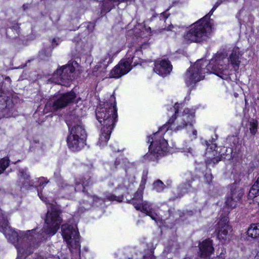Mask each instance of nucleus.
Masks as SVG:
<instances>
[{
    "instance_id": "obj_1",
    "label": "nucleus",
    "mask_w": 259,
    "mask_h": 259,
    "mask_svg": "<svg viewBox=\"0 0 259 259\" xmlns=\"http://www.w3.org/2000/svg\"><path fill=\"white\" fill-rule=\"evenodd\" d=\"M0 230L17 249L18 255H29L39 246L41 239L39 233L35 234L37 228L26 232L14 231L8 225L7 218L0 209Z\"/></svg>"
},
{
    "instance_id": "obj_2",
    "label": "nucleus",
    "mask_w": 259,
    "mask_h": 259,
    "mask_svg": "<svg viewBox=\"0 0 259 259\" xmlns=\"http://www.w3.org/2000/svg\"><path fill=\"white\" fill-rule=\"evenodd\" d=\"M110 101V103H105L103 106L100 105L96 109L97 119L103 126L97 143L101 147L107 145L117 118L116 102L113 95L111 96Z\"/></svg>"
},
{
    "instance_id": "obj_3",
    "label": "nucleus",
    "mask_w": 259,
    "mask_h": 259,
    "mask_svg": "<svg viewBox=\"0 0 259 259\" xmlns=\"http://www.w3.org/2000/svg\"><path fill=\"white\" fill-rule=\"evenodd\" d=\"M241 55L238 48L233 49L229 58L218 57L209 63L208 67L211 68L212 72L224 80L230 78L231 70L230 69V62L235 71L239 69Z\"/></svg>"
},
{
    "instance_id": "obj_4",
    "label": "nucleus",
    "mask_w": 259,
    "mask_h": 259,
    "mask_svg": "<svg viewBox=\"0 0 259 259\" xmlns=\"http://www.w3.org/2000/svg\"><path fill=\"white\" fill-rule=\"evenodd\" d=\"M207 18L206 15L193 24L185 34V38L191 41L197 42L206 40L211 31V26L206 20Z\"/></svg>"
},
{
    "instance_id": "obj_5",
    "label": "nucleus",
    "mask_w": 259,
    "mask_h": 259,
    "mask_svg": "<svg viewBox=\"0 0 259 259\" xmlns=\"http://www.w3.org/2000/svg\"><path fill=\"white\" fill-rule=\"evenodd\" d=\"M206 61L199 60L197 61L195 64L191 66L187 71L184 76V80L187 87L193 88L195 84L202 80L205 73H208L211 68L208 67L209 64Z\"/></svg>"
},
{
    "instance_id": "obj_6",
    "label": "nucleus",
    "mask_w": 259,
    "mask_h": 259,
    "mask_svg": "<svg viewBox=\"0 0 259 259\" xmlns=\"http://www.w3.org/2000/svg\"><path fill=\"white\" fill-rule=\"evenodd\" d=\"M180 104L176 103L174 106L175 114L168 120L171 130L177 132L186 126H191L194 118V114L189 109H185L181 113H178Z\"/></svg>"
},
{
    "instance_id": "obj_7",
    "label": "nucleus",
    "mask_w": 259,
    "mask_h": 259,
    "mask_svg": "<svg viewBox=\"0 0 259 259\" xmlns=\"http://www.w3.org/2000/svg\"><path fill=\"white\" fill-rule=\"evenodd\" d=\"M163 132L164 134H169L168 127L164 125L160 127L158 132L153 135V137H149L148 142H150L149 151L155 154L157 157L164 156L168 150V143L167 141L161 137Z\"/></svg>"
},
{
    "instance_id": "obj_8",
    "label": "nucleus",
    "mask_w": 259,
    "mask_h": 259,
    "mask_svg": "<svg viewBox=\"0 0 259 259\" xmlns=\"http://www.w3.org/2000/svg\"><path fill=\"white\" fill-rule=\"evenodd\" d=\"M61 213L60 209L57 206L52 204H49L44 227L46 234L52 236L57 232L62 221L60 217Z\"/></svg>"
},
{
    "instance_id": "obj_9",
    "label": "nucleus",
    "mask_w": 259,
    "mask_h": 259,
    "mask_svg": "<svg viewBox=\"0 0 259 259\" xmlns=\"http://www.w3.org/2000/svg\"><path fill=\"white\" fill-rule=\"evenodd\" d=\"M131 53V52L128 51L126 54V59L121 60L120 63L111 71V77L119 78L131 70L133 66H135L139 64V58L135 57V56H133Z\"/></svg>"
},
{
    "instance_id": "obj_10",
    "label": "nucleus",
    "mask_w": 259,
    "mask_h": 259,
    "mask_svg": "<svg viewBox=\"0 0 259 259\" xmlns=\"http://www.w3.org/2000/svg\"><path fill=\"white\" fill-rule=\"evenodd\" d=\"M62 236L70 251L80 250L79 233L75 226L64 224L62 226Z\"/></svg>"
},
{
    "instance_id": "obj_11",
    "label": "nucleus",
    "mask_w": 259,
    "mask_h": 259,
    "mask_svg": "<svg viewBox=\"0 0 259 259\" xmlns=\"http://www.w3.org/2000/svg\"><path fill=\"white\" fill-rule=\"evenodd\" d=\"M76 98L74 92H70L64 94L58 93L55 95L47 103L46 106L52 108V110H57L66 107L73 102Z\"/></svg>"
},
{
    "instance_id": "obj_12",
    "label": "nucleus",
    "mask_w": 259,
    "mask_h": 259,
    "mask_svg": "<svg viewBox=\"0 0 259 259\" xmlns=\"http://www.w3.org/2000/svg\"><path fill=\"white\" fill-rule=\"evenodd\" d=\"M74 70V67L72 65L62 66L54 73L52 78V81L57 84L65 85L67 81L71 80L73 78Z\"/></svg>"
},
{
    "instance_id": "obj_13",
    "label": "nucleus",
    "mask_w": 259,
    "mask_h": 259,
    "mask_svg": "<svg viewBox=\"0 0 259 259\" xmlns=\"http://www.w3.org/2000/svg\"><path fill=\"white\" fill-rule=\"evenodd\" d=\"M132 203L137 210H140L145 213L156 222L160 220V217L157 215V213L154 211L153 209L151 207V205L148 202L144 201L142 204H140L137 202H135V200H133Z\"/></svg>"
},
{
    "instance_id": "obj_14",
    "label": "nucleus",
    "mask_w": 259,
    "mask_h": 259,
    "mask_svg": "<svg viewBox=\"0 0 259 259\" xmlns=\"http://www.w3.org/2000/svg\"><path fill=\"white\" fill-rule=\"evenodd\" d=\"M199 255L201 258L206 259L209 258L214 251L212 246V241L210 239L203 240L199 244Z\"/></svg>"
},
{
    "instance_id": "obj_15",
    "label": "nucleus",
    "mask_w": 259,
    "mask_h": 259,
    "mask_svg": "<svg viewBox=\"0 0 259 259\" xmlns=\"http://www.w3.org/2000/svg\"><path fill=\"white\" fill-rule=\"evenodd\" d=\"M172 70V65L169 61L162 59L157 61L155 63V67L153 70L158 75L164 76L168 74Z\"/></svg>"
},
{
    "instance_id": "obj_16",
    "label": "nucleus",
    "mask_w": 259,
    "mask_h": 259,
    "mask_svg": "<svg viewBox=\"0 0 259 259\" xmlns=\"http://www.w3.org/2000/svg\"><path fill=\"white\" fill-rule=\"evenodd\" d=\"M85 139L74 136H68L67 139L68 148L72 151L80 150L85 145Z\"/></svg>"
},
{
    "instance_id": "obj_17",
    "label": "nucleus",
    "mask_w": 259,
    "mask_h": 259,
    "mask_svg": "<svg viewBox=\"0 0 259 259\" xmlns=\"http://www.w3.org/2000/svg\"><path fill=\"white\" fill-rule=\"evenodd\" d=\"M228 223V218L225 215L221 218L218 224V237L220 240H224L228 233L229 230H230Z\"/></svg>"
},
{
    "instance_id": "obj_18",
    "label": "nucleus",
    "mask_w": 259,
    "mask_h": 259,
    "mask_svg": "<svg viewBox=\"0 0 259 259\" xmlns=\"http://www.w3.org/2000/svg\"><path fill=\"white\" fill-rule=\"evenodd\" d=\"M203 144L206 146V152L205 153V156L207 158V160L206 161V162L209 164L211 162L214 164L218 162L220 159H218L217 158L213 157L217 154V152L215 150V149L217 147L216 145L212 142L209 143V142L207 141H204V142H203Z\"/></svg>"
},
{
    "instance_id": "obj_19",
    "label": "nucleus",
    "mask_w": 259,
    "mask_h": 259,
    "mask_svg": "<svg viewBox=\"0 0 259 259\" xmlns=\"http://www.w3.org/2000/svg\"><path fill=\"white\" fill-rule=\"evenodd\" d=\"M69 136L78 137L85 139V131L80 121L76 124L72 125L70 129Z\"/></svg>"
},
{
    "instance_id": "obj_20",
    "label": "nucleus",
    "mask_w": 259,
    "mask_h": 259,
    "mask_svg": "<svg viewBox=\"0 0 259 259\" xmlns=\"http://www.w3.org/2000/svg\"><path fill=\"white\" fill-rule=\"evenodd\" d=\"M248 237L253 239L259 238V224H251L247 231Z\"/></svg>"
},
{
    "instance_id": "obj_21",
    "label": "nucleus",
    "mask_w": 259,
    "mask_h": 259,
    "mask_svg": "<svg viewBox=\"0 0 259 259\" xmlns=\"http://www.w3.org/2000/svg\"><path fill=\"white\" fill-rule=\"evenodd\" d=\"M243 195V190L235 185H233L231 188V194L230 196L239 201Z\"/></svg>"
},
{
    "instance_id": "obj_22",
    "label": "nucleus",
    "mask_w": 259,
    "mask_h": 259,
    "mask_svg": "<svg viewBox=\"0 0 259 259\" xmlns=\"http://www.w3.org/2000/svg\"><path fill=\"white\" fill-rule=\"evenodd\" d=\"M59 186L67 194L71 193L75 191V188L73 186L69 185L66 181L61 182L59 184Z\"/></svg>"
},
{
    "instance_id": "obj_23",
    "label": "nucleus",
    "mask_w": 259,
    "mask_h": 259,
    "mask_svg": "<svg viewBox=\"0 0 259 259\" xmlns=\"http://www.w3.org/2000/svg\"><path fill=\"white\" fill-rule=\"evenodd\" d=\"M238 202V201L229 196L227 198L225 204L229 208L232 209L236 206Z\"/></svg>"
},
{
    "instance_id": "obj_24",
    "label": "nucleus",
    "mask_w": 259,
    "mask_h": 259,
    "mask_svg": "<svg viewBox=\"0 0 259 259\" xmlns=\"http://www.w3.org/2000/svg\"><path fill=\"white\" fill-rule=\"evenodd\" d=\"M258 123L257 121L253 120L249 124V130L252 135H254L257 131Z\"/></svg>"
},
{
    "instance_id": "obj_25",
    "label": "nucleus",
    "mask_w": 259,
    "mask_h": 259,
    "mask_svg": "<svg viewBox=\"0 0 259 259\" xmlns=\"http://www.w3.org/2000/svg\"><path fill=\"white\" fill-rule=\"evenodd\" d=\"M191 181H186L182 183L179 186V189L182 193H185L188 192V190L191 187Z\"/></svg>"
},
{
    "instance_id": "obj_26",
    "label": "nucleus",
    "mask_w": 259,
    "mask_h": 259,
    "mask_svg": "<svg viewBox=\"0 0 259 259\" xmlns=\"http://www.w3.org/2000/svg\"><path fill=\"white\" fill-rule=\"evenodd\" d=\"M90 179L91 178L89 176L84 177L81 180H80L79 182H76V185L81 184L82 187L84 189L85 186H88L92 183V181Z\"/></svg>"
},
{
    "instance_id": "obj_27",
    "label": "nucleus",
    "mask_w": 259,
    "mask_h": 259,
    "mask_svg": "<svg viewBox=\"0 0 259 259\" xmlns=\"http://www.w3.org/2000/svg\"><path fill=\"white\" fill-rule=\"evenodd\" d=\"M258 195H259V189H257L255 186L252 185L248 194V198L253 199Z\"/></svg>"
},
{
    "instance_id": "obj_28",
    "label": "nucleus",
    "mask_w": 259,
    "mask_h": 259,
    "mask_svg": "<svg viewBox=\"0 0 259 259\" xmlns=\"http://www.w3.org/2000/svg\"><path fill=\"white\" fill-rule=\"evenodd\" d=\"M9 164V160L7 158H4L0 160V174L4 172Z\"/></svg>"
},
{
    "instance_id": "obj_29",
    "label": "nucleus",
    "mask_w": 259,
    "mask_h": 259,
    "mask_svg": "<svg viewBox=\"0 0 259 259\" xmlns=\"http://www.w3.org/2000/svg\"><path fill=\"white\" fill-rule=\"evenodd\" d=\"M164 187H165V185L163 184V183L159 180L156 181V182H155L153 183L154 189L157 192L162 191V190H163Z\"/></svg>"
},
{
    "instance_id": "obj_30",
    "label": "nucleus",
    "mask_w": 259,
    "mask_h": 259,
    "mask_svg": "<svg viewBox=\"0 0 259 259\" xmlns=\"http://www.w3.org/2000/svg\"><path fill=\"white\" fill-rule=\"evenodd\" d=\"M106 199L109 201H116L117 202H121L123 200L122 196H116L111 194H107L105 196Z\"/></svg>"
},
{
    "instance_id": "obj_31",
    "label": "nucleus",
    "mask_w": 259,
    "mask_h": 259,
    "mask_svg": "<svg viewBox=\"0 0 259 259\" xmlns=\"http://www.w3.org/2000/svg\"><path fill=\"white\" fill-rule=\"evenodd\" d=\"M101 68V64H98L95 66L92 69V75L95 76L101 75L102 74V70H100Z\"/></svg>"
},
{
    "instance_id": "obj_32",
    "label": "nucleus",
    "mask_w": 259,
    "mask_h": 259,
    "mask_svg": "<svg viewBox=\"0 0 259 259\" xmlns=\"http://www.w3.org/2000/svg\"><path fill=\"white\" fill-rule=\"evenodd\" d=\"M248 259H259V251L257 249L252 250L248 255Z\"/></svg>"
},
{
    "instance_id": "obj_33",
    "label": "nucleus",
    "mask_w": 259,
    "mask_h": 259,
    "mask_svg": "<svg viewBox=\"0 0 259 259\" xmlns=\"http://www.w3.org/2000/svg\"><path fill=\"white\" fill-rule=\"evenodd\" d=\"M19 176L21 179L24 180H28L29 179V175L27 172V169L26 168L21 169L19 172Z\"/></svg>"
},
{
    "instance_id": "obj_34",
    "label": "nucleus",
    "mask_w": 259,
    "mask_h": 259,
    "mask_svg": "<svg viewBox=\"0 0 259 259\" xmlns=\"http://www.w3.org/2000/svg\"><path fill=\"white\" fill-rule=\"evenodd\" d=\"M143 197V193L142 191H138L137 192V193L135 194V198L132 200L136 201V199H137L140 201L142 200V198Z\"/></svg>"
},
{
    "instance_id": "obj_35",
    "label": "nucleus",
    "mask_w": 259,
    "mask_h": 259,
    "mask_svg": "<svg viewBox=\"0 0 259 259\" xmlns=\"http://www.w3.org/2000/svg\"><path fill=\"white\" fill-rule=\"evenodd\" d=\"M182 152L187 153H190V154H192L193 153V149L190 147H188L187 146L186 147L182 149Z\"/></svg>"
},
{
    "instance_id": "obj_36",
    "label": "nucleus",
    "mask_w": 259,
    "mask_h": 259,
    "mask_svg": "<svg viewBox=\"0 0 259 259\" xmlns=\"http://www.w3.org/2000/svg\"><path fill=\"white\" fill-rule=\"evenodd\" d=\"M222 3V1H221V0H219L215 4V5H214V6L213 7V8H212V9L211 10V11H210V12L209 13V15L210 14L211 15L213 13V12L217 9V8Z\"/></svg>"
},
{
    "instance_id": "obj_37",
    "label": "nucleus",
    "mask_w": 259,
    "mask_h": 259,
    "mask_svg": "<svg viewBox=\"0 0 259 259\" xmlns=\"http://www.w3.org/2000/svg\"><path fill=\"white\" fill-rule=\"evenodd\" d=\"M205 182L207 184H210L212 181V176L209 174H206L204 176Z\"/></svg>"
},
{
    "instance_id": "obj_38",
    "label": "nucleus",
    "mask_w": 259,
    "mask_h": 259,
    "mask_svg": "<svg viewBox=\"0 0 259 259\" xmlns=\"http://www.w3.org/2000/svg\"><path fill=\"white\" fill-rule=\"evenodd\" d=\"M174 27H175L172 25H169V26L167 28L165 27L164 28L160 29L158 30V31L159 32H162V31L164 30H166L167 31H172V28H174Z\"/></svg>"
},
{
    "instance_id": "obj_39",
    "label": "nucleus",
    "mask_w": 259,
    "mask_h": 259,
    "mask_svg": "<svg viewBox=\"0 0 259 259\" xmlns=\"http://www.w3.org/2000/svg\"><path fill=\"white\" fill-rule=\"evenodd\" d=\"M38 195L42 201L47 203L46 200L47 198L44 196L42 191H39V190H38Z\"/></svg>"
},
{
    "instance_id": "obj_40",
    "label": "nucleus",
    "mask_w": 259,
    "mask_h": 259,
    "mask_svg": "<svg viewBox=\"0 0 259 259\" xmlns=\"http://www.w3.org/2000/svg\"><path fill=\"white\" fill-rule=\"evenodd\" d=\"M189 127L191 128L193 138L194 139H195L196 138V136L197 134V132L196 130H195L193 128V127L192 126V124L191 125V126H189Z\"/></svg>"
},
{
    "instance_id": "obj_41",
    "label": "nucleus",
    "mask_w": 259,
    "mask_h": 259,
    "mask_svg": "<svg viewBox=\"0 0 259 259\" xmlns=\"http://www.w3.org/2000/svg\"><path fill=\"white\" fill-rule=\"evenodd\" d=\"M120 163V161L116 159L114 163V165L111 166V169L114 170L115 168L117 167V166L119 165Z\"/></svg>"
},
{
    "instance_id": "obj_42",
    "label": "nucleus",
    "mask_w": 259,
    "mask_h": 259,
    "mask_svg": "<svg viewBox=\"0 0 259 259\" xmlns=\"http://www.w3.org/2000/svg\"><path fill=\"white\" fill-rule=\"evenodd\" d=\"M60 42V39L59 38H54L53 39L52 43L53 45L54 44L55 46H57L58 45V42Z\"/></svg>"
},
{
    "instance_id": "obj_43",
    "label": "nucleus",
    "mask_w": 259,
    "mask_h": 259,
    "mask_svg": "<svg viewBox=\"0 0 259 259\" xmlns=\"http://www.w3.org/2000/svg\"><path fill=\"white\" fill-rule=\"evenodd\" d=\"M253 185L255 186L257 189H259V177L257 179Z\"/></svg>"
},
{
    "instance_id": "obj_44",
    "label": "nucleus",
    "mask_w": 259,
    "mask_h": 259,
    "mask_svg": "<svg viewBox=\"0 0 259 259\" xmlns=\"http://www.w3.org/2000/svg\"><path fill=\"white\" fill-rule=\"evenodd\" d=\"M160 20L164 21H165V20L167 18V17L165 16V14L164 13H161L160 14Z\"/></svg>"
},
{
    "instance_id": "obj_45",
    "label": "nucleus",
    "mask_w": 259,
    "mask_h": 259,
    "mask_svg": "<svg viewBox=\"0 0 259 259\" xmlns=\"http://www.w3.org/2000/svg\"><path fill=\"white\" fill-rule=\"evenodd\" d=\"M92 197H93V201L94 202H97L98 200H102L100 198L97 197L96 196H93Z\"/></svg>"
},
{
    "instance_id": "obj_46",
    "label": "nucleus",
    "mask_w": 259,
    "mask_h": 259,
    "mask_svg": "<svg viewBox=\"0 0 259 259\" xmlns=\"http://www.w3.org/2000/svg\"><path fill=\"white\" fill-rule=\"evenodd\" d=\"M28 8V6L26 4H24L22 6V8H23V10H24V11L26 10V9H27Z\"/></svg>"
},
{
    "instance_id": "obj_47",
    "label": "nucleus",
    "mask_w": 259,
    "mask_h": 259,
    "mask_svg": "<svg viewBox=\"0 0 259 259\" xmlns=\"http://www.w3.org/2000/svg\"><path fill=\"white\" fill-rule=\"evenodd\" d=\"M94 28V25L92 23H89L88 25V28H89L90 27Z\"/></svg>"
},
{
    "instance_id": "obj_48",
    "label": "nucleus",
    "mask_w": 259,
    "mask_h": 259,
    "mask_svg": "<svg viewBox=\"0 0 259 259\" xmlns=\"http://www.w3.org/2000/svg\"><path fill=\"white\" fill-rule=\"evenodd\" d=\"M149 257L150 259H155V257L152 255H150Z\"/></svg>"
},
{
    "instance_id": "obj_49",
    "label": "nucleus",
    "mask_w": 259,
    "mask_h": 259,
    "mask_svg": "<svg viewBox=\"0 0 259 259\" xmlns=\"http://www.w3.org/2000/svg\"><path fill=\"white\" fill-rule=\"evenodd\" d=\"M45 183H42V184H40V187H41V186H42Z\"/></svg>"
},
{
    "instance_id": "obj_50",
    "label": "nucleus",
    "mask_w": 259,
    "mask_h": 259,
    "mask_svg": "<svg viewBox=\"0 0 259 259\" xmlns=\"http://www.w3.org/2000/svg\"><path fill=\"white\" fill-rule=\"evenodd\" d=\"M43 179V178L39 179V181H41Z\"/></svg>"
},
{
    "instance_id": "obj_51",
    "label": "nucleus",
    "mask_w": 259,
    "mask_h": 259,
    "mask_svg": "<svg viewBox=\"0 0 259 259\" xmlns=\"http://www.w3.org/2000/svg\"><path fill=\"white\" fill-rule=\"evenodd\" d=\"M184 259H190V258H188V257H186V258H185Z\"/></svg>"
},
{
    "instance_id": "obj_52",
    "label": "nucleus",
    "mask_w": 259,
    "mask_h": 259,
    "mask_svg": "<svg viewBox=\"0 0 259 259\" xmlns=\"http://www.w3.org/2000/svg\"><path fill=\"white\" fill-rule=\"evenodd\" d=\"M144 259H147V257L144 256Z\"/></svg>"
}]
</instances>
